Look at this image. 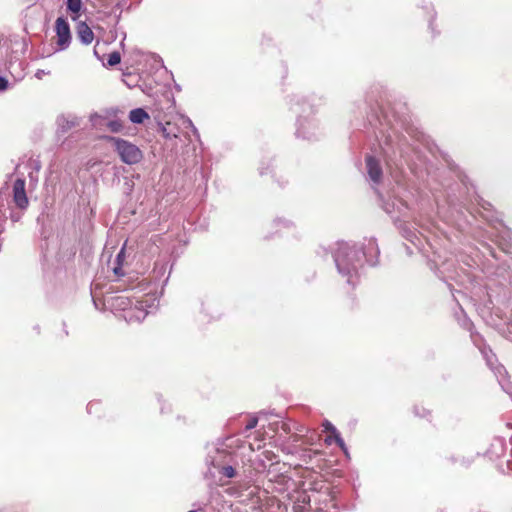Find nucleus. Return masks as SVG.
Listing matches in <instances>:
<instances>
[{
    "label": "nucleus",
    "instance_id": "1",
    "mask_svg": "<svg viewBox=\"0 0 512 512\" xmlns=\"http://www.w3.org/2000/svg\"><path fill=\"white\" fill-rule=\"evenodd\" d=\"M104 139L112 143L121 161L125 164L134 165L142 161L143 152L137 145L118 137L106 136Z\"/></svg>",
    "mask_w": 512,
    "mask_h": 512
},
{
    "label": "nucleus",
    "instance_id": "2",
    "mask_svg": "<svg viewBox=\"0 0 512 512\" xmlns=\"http://www.w3.org/2000/svg\"><path fill=\"white\" fill-rule=\"evenodd\" d=\"M57 135H64L72 129L78 128L81 125V118L74 114H61L56 119Z\"/></svg>",
    "mask_w": 512,
    "mask_h": 512
},
{
    "label": "nucleus",
    "instance_id": "3",
    "mask_svg": "<svg viewBox=\"0 0 512 512\" xmlns=\"http://www.w3.org/2000/svg\"><path fill=\"white\" fill-rule=\"evenodd\" d=\"M57 44L60 49H66L71 41L70 27L66 19L58 17L55 23Z\"/></svg>",
    "mask_w": 512,
    "mask_h": 512
},
{
    "label": "nucleus",
    "instance_id": "4",
    "mask_svg": "<svg viewBox=\"0 0 512 512\" xmlns=\"http://www.w3.org/2000/svg\"><path fill=\"white\" fill-rule=\"evenodd\" d=\"M13 200L15 205L20 209L28 206V198L25 191V180L18 178L13 184Z\"/></svg>",
    "mask_w": 512,
    "mask_h": 512
},
{
    "label": "nucleus",
    "instance_id": "5",
    "mask_svg": "<svg viewBox=\"0 0 512 512\" xmlns=\"http://www.w3.org/2000/svg\"><path fill=\"white\" fill-rule=\"evenodd\" d=\"M366 167L371 180L375 183L380 182L382 177V168L378 160L372 156L366 158Z\"/></svg>",
    "mask_w": 512,
    "mask_h": 512
},
{
    "label": "nucleus",
    "instance_id": "6",
    "mask_svg": "<svg viewBox=\"0 0 512 512\" xmlns=\"http://www.w3.org/2000/svg\"><path fill=\"white\" fill-rule=\"evenodd\" d=\"M77 36L83 44H90L94 39L92 29L86 24L85 21H79L77 25Z\"/></svg>",
    "mask_w": 512,
    "mask_h": 512
},
{
    "label": "nucleus",
    "instance_id": "7",
    "mask_svg": "<svg viewBox=\"0 0 512 512\" xmlns=\"http://www.w3.org/2000/svg\"><path fill=\"white\" fill-rule=\"evenodd\" d=\"M150 118L149 114L142 108H136L130 111L129 120L135 124H142Z\"/></svg>",
    "mask_w": 512,
    "mask_h": 512
},
{
    "label": "nucleus",
    "instance_id": "8",
    "mask_svg": "<svg viewBox=\"0 0 512 512\" xmlns=\"http://www.w3.org/2000/svg\"><path fill=\"white\" fill-rule=\"evenodd\" d=\"M412 412L415 417L420 419L430 420L432 412L426 408L423 404H416L413 406Z\"/></svg>",
    "mask_w": 512,
    "mask_h": 512
},
{
    "label": "nucleus",
    "instance_id": "9",
    "mask_svg": "<svg viewBox=\"0 0 512 512\" xmlns=\"http://www.w3.org/2000/svg\"><path fill=\"white\" fill-rule=\"evenodd\" d=\"M323 427L326 432H330L335 437L337 444H339L341 447L344 445L342 438L339 436L336 428L332 425V423L325 421L323 423Z\"/></svg>",
    "mask_w": 512,
    "mask_h": 512
},
{
    "label": "nucleus",
    "instance_id": "10",
    "mask_svg": "<svg viewBox=\"0 0 512 512\" xmlns=\"http://www.w3.org/2000/svg\"><path fill=\"white\" fill-rule=\"evenodd\" d=\"M105 125L111 132L115 133L120 132L123 129V122L117 117L105 122Z\"/></svg>",
    "mask_w": 512,
    "mask_h": 512
},
{
    "label": "nucleus",
    "instance_id": "11",
    "mask_svg": "<svg viewBox=\"0 0 512 512\" xmlns=\"http://www.w3.org/2000/svg\"><path fill=\"white\" fill-rule=\"evenodd\" d=\"M121 61V55L118 51L110 53L107 57V61L103 62L104 66H115Z\"/></svg>",
    "mask_w": 512,
    "mask_h": 512
},
{
    "label": "nucleus",
    "instance_id": "12",
    "mask_svg": "<svg viewBox=\"0 0 512 512\" xmlns=\"http://www.w3.org/2000/svg\"><path fill=\"white\" fill-rule=\"evenodd\" d=\"M124 257H125V249L124 247L120 250V252L118 253L117 255V266H115L113 268L114 270V273L116 275H123L122 271H121V266L123 264V261H124Z\"/></svg>",
    "mask_w": 512,
    "mask_h": 512
},
{
    "label": "nucleus",
    "instance_id": "13",
    "mask_svg": "<svg viewBox=\"0 0 512 512\" xmlns=\"http://www.w3.org/2000/svg\"><path fill=\"white\" fill-rule=\"evenodd\" d=\"M81 6L82 0H67V9L74 14L79 13Z\"/></svg>",
    "mask_w": 512,
    "mask_h": 512
},
{
    "label": "nucleus",
    "instance_id": "14",
    "mask_svg": "<svg viewBox=\"0 0 512 512\" xmlns=\"http://www.w3.org/2000/svg\"><path fill=\"white\" fill-rule=\"evenodd\" d=\"M221 474L227 478H233L236 475V471L232 466H224L221 469Z\"/></svg>",
    "mask_w": 512,
    "mask_h": 512
},
{
    "label": "nucleus",
    "instance_id": "15",
    "mask_svg": "<svg viewBox=\"0 0 512 512\" xmlns=\"http://www.w3.org/2000/svg\"><path fill=\"white\" fill-rule=\"evenodd\" d=\"M258 419L253 417L248 420V422L245 425L246 430H251L257 426Z\"/></svg>",
    "mask_w": 512,
    "mask_h": 512
},
{
    "label": "nucleus",
    "instance_id": "16",
    "mask_svg": "<svg viewBox=\"0 0 512 512\" xmlns=\"http://www.w3.org/2000/svg\"><path fill=\"white\" fill-rule=\"evenodd\" d=\"M8 88V80L5 77L0 76V92L5 91Z\"/></svg>",
    "mask_w": 512,
    "mask_h": 512
},
{
    "label": "nucleus",
    "instance_id": "17",
    "mask_svg": "<svg viewBox=\"0 0 512 512\" xmlns=\"http://www.w3.org/2000/svg\"><path fill=\"white\" fill-rule=\"evenodd\" d=\"M163 134L166 138H176L177 134L175 132L169 131L167 127L163 128Z\"/></svg>",
    "mask_w": 512,
    "mask_h": 512
},
{
    "label": "nucleus",
    "instance_id": "18",
    "mask_svg": "<svg viewBox=\"0 0 512 512\" xmlns=\"http://www.w3.org/2000/svg\"><path fill=\"white\" fill-rule=\"evenodd\" d=\"M49 72H45L44 70L42 69H38L35 73V77L38 78V79H42V77L46 74H48Z\"/></svg>",
    "mask_w": 512,
    "mask_h": 512
},
{
    "label": "nucleus",
    "instance_id": "19",
    "mask_svg": "<svg viewBox=\"0 0 512 512\" xmlns=\"http://www.w3.org/2000/svg\"><path fill=\"white\" fill-rule=\"evenodd\" d=\"M91 286H93V283L91 284ZM91 297H92L93 304L96 306V296L94 294L93 287H91Z\"/></svg>",
    "mask_w": 512,
    "mask_h": 512
},
{
    "label": "nucleus",
    "instance_id": "20",
    "mask_svg": "<svg viewBox=\"0 0 512 512\" xmlns=\"http://www.w3.org/2000/svg\"><path fill=\"white\" fill-rule=\"evenodd\" d=\"M91 408H92V404L89 403L88 406H87L88 413H91Z\"/></svg>",
    "mask_w": 512,
    "mask_h": 512
},
{
    "label": "nucleus",
    "instance_id": "21",
    "mask_svg": "<svg viewBox=\"0 0 512 512\" xmlns=\"http://www.w3.org/2000/svg\"><path fill=\"white\" fill-rule=\"evenodd\" d=\"M93 53H94V55H96V53H97L96 45L93 47Z\"/></svg>",
    "mask_w": 512,
    "mask_h": 512
},
{
    "label": "nucleus",
    "instance_id": "22",
    "mask_svg": "<svg viewBox=\"0 0 512 512\" xmlns=\"http://www.w3.org/2000/svg\"><path fill=\"white\" fill-rule=\"evenodd\" d=\"M116 300H117V301H121V303H123V302H124V301H123V299H122L121 297H117V298H116Z\"/></svg>",
    "mask_w": 512,
    "mask_h": 512
},
{
    "label": "nucleus",
    "instance_id": "23",
    "mask_svg": "<svg viewBox=\"0 0 512 512\" xmlns=\"http://www.w3.org/2000/svg\"><path fill=\"white\" fill-rule=\"evenodd\" d=\"M72 19L76 21L78 19V16H72Z\"/></svg>",
    "mask_w": 512,
    "mask_h": 512
},
{
    "label": "nucleus",
    "instance_id": "24",
    "mask_svg": "<svg viewBox=\"0 0 512 512\" xmlns=\"http://www.w3.org/2000/svg\"><path fill=\"white\" fill-rule=\"evenodd\" d=\"M93 118H94V114H91L90 115V120L93 121Z\"/></svg>",
    "mask_w": 512,
    "mask_h": 512
}]
</instances>
